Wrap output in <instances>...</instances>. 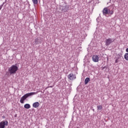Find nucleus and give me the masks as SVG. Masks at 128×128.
<instances>
[{"label":"nucleus","instance_id":"nucleus-13","mask_svg":"<svg viewBox=\"0 0 128 128\" xmlns=\"http://www.w3.org/2000/svg\"><path fill=\"white\" fill-rule=\"evenodd\" d=\"M32 2L34 4H38V0H32Z\"/></svg>","mask_w":128,"mask_h":128},{"label":"nucleus","instance_id":"nucleus-9","mask_svg":"<svg viewBox=\"0 0 128 128\" xmlns=\"http://www.w3.org/2000/svg\"><path fill=\"white\" fill-rule=\"evenodd\" d=\"M90 79L88 78H86L84 80V84H88L90 82Z\"/></svg>","mask_w":128,"mask_h":128},{"label":"nucleus","instance_id":"nucleus-6","mask_svg":"<svg viewBox=\"0 0 128 128\" xmlns=\"http://www.w3.org/2000/svg\"><path fill=\"white\" fill-rule=\"evenodd\" d=\"M68 78L70 80H76V76L72 74H70L68 76Z\"/></svg>","mask_w":128,"mask_h":128},{"label":"nucleus","instance_id":"nucleus-4","mask_svg":"<svg viewBox=\"0 0 128 128\" xmlns=\"http://www.w3.org/2000/svg\"><path fill=\"white\" fill-rule=\"evenodd\" d=\"M8 124V122L7 120L2 121L0 122V128H4L6 126H7Z\"/></svg>","mask_w":128,"mask_h":128},{"label":"nucleus","instance_id":"nucleus-1","mask_svg":"<svg viewBox=\"0 0 128 128\" xmlns=\"http://www.w3.org/2000/svg\"><path fill=\"white\" fill-rule=\"evenodd\" d=\"M38 94V92H30V93L25 94L24 96H23L21 98V99L20 100V102L21 104H24V100H26V98H28V96H34V94Z\"/></svg>","mask_w":128,"mask_h":128},{"label":"nucleus","instance_id":"nucleus-10","mask_svg":"<svg viewBox=\"0 0 128 128\" xmlns=\"http://www.w3.org/2000/svg\"><path fill=\"white\" fill-rule=\"evenodd\" d=\"M24 108L27 109L30 108V104H25L24 105Z\"/></svg>","mask_w":128,"mask_h":128},{"label":"nucleus","instance_id":"nucleus-5","mask_svg":"<svg viewBox=\"0 0 128 128\" xmlns=\"http://www.w3.org/2000/svg\"><path fill=\"white\" fill-rule=\"evenodd\" d=\"M92 60L94 62H98L100 57L98 55H94L92 57Z\"/></svg>","mask_w":128,"mask_h":128},{"label":"nucleus","instance_id":"nucleus-8","mask_svg":"<svg viewBox=\"0 0 128 128\" xmlns=\"http://www.w3.org/2000/svg\"><path fill=\"white\" fill-rule=\"evenodd\" d=\"M33 108H36L40 106V103L38 102H35L32 104Z\"/></svg>","mask_w":128,"mask_h":128},{"label":"nucleus","instance_id":"nucleus-12","mask_svg":"<svg viewBox=\"0 0 128 128\" xmlns=\"http://www.w3.org/2000/svg\"><path fill=\"white\" fill-rule=\"evenodd\" d=\"M98 110H100L102 108V106L99 105L97 106Z\"/></svg>","mask_w":128,"mask_h":128},{"label":"nucleus","instance_id":"nucleus-2","mask_svg":"<svg viewBox=\"0 0 128 128\" xmlns=\"http://www.w3.org/2000/svg\"><path fill=\"white\" fill-rule=\"evenodd\" d=\"M18 68L16 66L12 65L8 68V70L10 74H16V72H18Z\"/></svg>","mask_w":128,"mask_h":128},{"label":"nucleus","instance_id":"nucleus-7","mask_svg":"<svg viewBox=\"0 0 128 128\" xmlns=\"http://www.w3.org/2000/svg\"><path fill=\"white\" fill-rule=\"evenodd\" d=\"M112 42H114V40H112V39L109 38L106 40V46H110V44Z\"/></svg>","mask_w":128,"mask_h":128},{"label":"nucleus","instance_id":"nucleus-14","mask_svg":"<svg viewBox=\"0 0 128 128\" xmlns=\"http://www.w3.org/2000/svg\"><path fill=\"white\" fill-rule=\"evenodd\" d=\"M115 62H116V64H118V59H116V60Z\"/></svg>","mask_w":128,"mask_h":128},{"label":"nucleus","instance_id":"nucleus-3","mask_svg":"<svg viewBox=\"0 0 128 128\" xmlns=\"http://www.w3.org/2000/svg\"><path fill=\"white\" fill-rule=\"evenodd\" d=\"M102 13L104 16L106 14H114V10H110L108 8H105L103 9Z\"/></svg>","mask_w":128,"mask_h":128},{"label":"nucleus","instance_id":"nucleus-11","mask_svg":"<svg viewBox=\"0 0 128 128\" xmlns=\"http://www.w3.org/2000/svg\"><path fill=\"white\" fill-rule=\"evenodd\" d=\"M124 58L126 60H128V53H126L124 54Z\"/></svg>","mask_w":128,"mask_h":128},{"label":"nucleus","instance_id":"nucleus-15","mask_svg":"<svg viewBox=\"0 0 128 128\" xmlns=\"http://www.w3.org/2000/svg\"><path fill=\"white\" fill-rule=\"evenodd\" d=\"M2 6H0V10H2Z\"/></svg>","mask_w":128,"mask_h":128},{"label":"nucleus","instance_id":"nucleus-16","mask_svg":"<svg viewBox=\"0 0 128 128\" xmlns=\"http://www.w3.org/2000/svg\"><path fill=\"white\" fill-rule=\"evenodd\" d=\"M126 50V52H128V48H127Z\"/></svg>","mask_w":128,"mask_h":128}]
</instances>
